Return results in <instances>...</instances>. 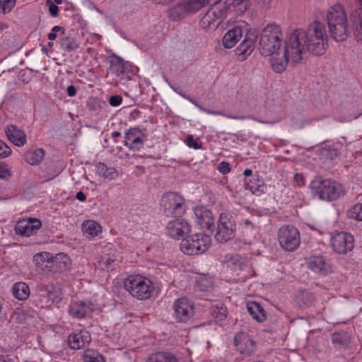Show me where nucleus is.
<instances>
[{
	"mask_svg": "<svg viewBox=\"0 0 362 362\" xmlns=\"http://www.w3.org/2000/svg\"><path fill=\"white\" fill-rule=\"evenodd\" d=\"M297 30L308 46V52L315 55H322L325 52L328 36L322 22L315 21L306 29Z\"/></svg>",
	"mask_w": 362,
	"mask_h": 362,
	"instance_id": "f257e3e1",
	"label": "nucleus"
},
{
	"mask_svg": "<svg viewBox=\"0 0 362 362\" xmlns=\"http://www.w3.org/2000/svg\"><path fill=\"white\" fill-rule=\"evenodd\" d=\"M326 21L332 38L337 42L345 40L351 33L346 15L343 6L334 4L326 13Z\"/></svg>",
	"mask_w": 362,
	"mask_h": 362,
	"instance_id": "f03ea898",
	"label": "nucleus"
},
{
	"mask_svg": "<svg viewBox=\"0 0 362 362\" xmlns=\"http://www.w3.org/2000/svg\"><path fill=\"white\" fill-rule=\"evenodd\" d=\"M310 189L313 196L323 201L337 200L344 194L343 186L331 179H323L317 176L310 183Z\"/></svg>",
	"mask_w": 362,
	"mask_h": 362,
	"instance_id": "7ed1b4c3",
	"label": "nucleus"
},
{
	"mask_svg": "<svg viewBox=\"0 0 362 362\" xmlns=\"http://www.w3.org/2000/svg\"><path fill=\"white\" fill-rule=\"evenodd\" d=\"M283 33L279 25L269 23L264 27L260 34L259 49L262 55L270 56L276 54L280 49Z\"/></svg>",
	"mask_w": 362,
	"mask_h": 362,
	"instance_id": "20e7f679",
	"label": "nucleus"
},
{
	"mask_svg": "<svg viewBox=\"0 0 362 362\" xmlns=\"http://www.w3.org/2000/svg\"><path fill=\"white\" fill-rule=\"evenodd\" d=\"M297 29L292 31L284 41V57L290 60V64L300 63L308 51V46Z\"/></svg>",
	"mask_w": 362,
	"mask_h": 362,
	"instance_id": "39448f33",
	"label": "nucleus"
},
{
	"mask_svg": "<svg viewBox=\"0 0 362 362\" xmlns=\"http://www.w3.org/2000/svg\"><path fill=\"white\" fill-rule=\"evenodd\" d=\"M124 286L133 297L139 300L149 298L154 289L151 280L140 275L129 276L124 281Z\"/></svg>",
	"mask_w": 362,
	"mask_h": 362,
	"instance_id": "423d86ee",
	"label": "nucleus"
},
{
	"mask_svg": "<svg viewBox=\"0 0 362 362\" xmlns=\"http://www.w3.org/2000/svg\"><path fill=\"white\" fill-rule=\"evenodd\" d=\"M160 206L167 216L181 217L186 210L184 198L173 192H167L163 196Z\"/></svg>",
	"mask_w": 362,
	"mask_h": 362,
	"instance_id": "0eeeda50",
	"label": "nucleus"
},
{
	"mask_svg": "<svg viewBox=\"0 0 362 362\" xmlns=\"http://www.w3.org/2000/svg\"><path fill=\"white\" fill-rule=\"evenodd\" d=\"M211 243V238L204 233H196L184 238L180 243V250L185 254L194 255L206 251Z\"/></svg>",
	"mask_w": 362,
	"mask_h": 362,
	"instance_id": "6e6552de",
	"label": "nucleus"
},
{
	"mask_svg": "<svg viewBox=\"0 0 362 362\" xmlns=\"http://www.w3.org/2000/svg\"><path fill=\"white\" fill-rule=\"evenodd\" d=\"M278 240L280 246L284 250L294 251L300 243L299 231L293 226H283L278 231Z\"/></svg>",
	"mask_w": 362,
	"mask_h": 362,
	"instance_id": "1a4fd4ad",
	"label": "nucleus"
},
{
	"mask_svg": "<svg viewBox=\"0 0 362 362\" xmlns=\"http://www.w3.org/2000/svg\"><path fill=\"white\" fill-rule=\"evenodd\" d=\"M235 222L232 216L227 214H221L215 238L220 243L227 242L235 237Z\"/></svg>",
	"mask_w": 362,
	"mask_h": 362,
	"instance_id": "9d476101",
	"label": "nucleus"
},
{
	"mask_svg": "<svg viewBox=\"0 0 362 362\" xmlns=\"http://www.w3.org/2000/svg\"><path fill=\"white\" fill-rule=\"evenodd\" d=\"M331 246L336 253L346 255L353 250L354 238L351 234L345 232L337 233L331 238Z\"/></svg>",
	"mask_w": 362,
	"mask_h": 362,
	"instance_id": "9b49d317",
	"label": "nucleus"
},
{
	"mask_svg": "<svg viewBox=\"0 0 362 362\" xmlns=\"http://www.w3.org/2000/svg\"><path fill=\"white\" fill-rule=\"evenodd\" d=\"M170 221L165 227L166 234L175 240L185 238L191 231V227L188 222L180 217Z\"/></svg>",
	"mask_w": 362,
	"mask_h": 362,
	"instance_id": "f8f14e48",
	"label": "nucleus"
},
{
	"mask_svg": "<svg viewBox=\"0 0 362 362\" xmlns=\"http://www.w3.org/2000/svg\"><path fill=\"white\" fill-rule=\"evenodd\" d=\"M173 309L175 318L179 322H187L194 313L192 305L185 298L177 299L174 303Z\"/></svg>",
	"mask_w": 362,
	"mask_h": 362,
	"instance_id": "ddd939ff",
	"label": "nucleus"
},
{
	"mask_svg": "<svg viewBox=\"0 0 362 362\" xmlns=\"http://www.w3.org/2000/svg\"><path fill=\"white\" fill-rule=\"evenodd\" d=\"M257 39V34L255 30H250L246 33L243 40L235 49V54L240 58V60H245L251 54L255 47Z\"/></svg>",
	"mask_w": 362,
	"mask_h": 362,
	"instance_id": "4468645a",
	"label": "nucleus"
},
{
	"mask_svg": "<svg viewBox=\"0 0 362 362\" xmlns=\"http://www.w3.org/2000/svg\"><path fill=\"white\" fill-rule=\"evenodd\" d=\"M222 12L221 10L210 8L201 18L200 25L204 29L214 30L221 23Z\"/></svg>",
	"mask_w": 362,
	"mask_h": 362,
	"instance_id": "2eb2a0df",
	"label": "nucleus"
},
{
	"mask_svg": "<svg viewBox=\"0 0 362 362\" xmlns=\"http://www.w3.org/2000/svg\"><path fill=\"white\" fill-rule=\"evenodd\" d=\"M237 350L245 355H250L255 349V341L247 334L240 332L234 338Z\"/></svg>",
	"mask_w": 362,
	"mask_h": 362,
	"instance_id": "dca6fc26",
	"label": "nucleus"
},
{
	"mask_svg": "<svg viewBox=\"0 0 362 362\" xmlns=\"http://www.w3.org/2000/svg\"><path fill=\"white\" fill-rule=\"evenodd\" d=\"M144 134L138 128L129 129L125 134L124 145L131 150L138 151L144 146Z\"/></svg>",
	"mask_w": 362,
	"mask_h": 362,
	"instance_id": "f3484780",
	"label": "nucleus"
},
{
	"mask_svg": "<svg viewBox=\"0 0 362 362\" xmlns=\"http://www.w3.org/2000/svg\"><path fill=\"white\" fill-rule=\"evenodd\" d=\"M91 341L90 335L86 330L72 333L68 337L67 342L72 349H81L88 345Z\"/></svg>",
	"mask_w": 362,
	"mask_h": 362,
	"instance_id": "a211bd4d",
	"label": "nucleus"
},
{
	"mask_svg": "<svg viewBox=\"0 0 362 362\" xmlns=\"http://www.w3.org/2000/svg\"><path fill=\"white\" fill-rule=\"evenodd\" d=\"M194 214L197 218V223L202 228L210 230L214 225V218L212 213L208 209L204 206H199L194 209Z\"/></svg>",
	"mask_w": 362,
	"mask_h": 362,
	"instance_id": "6ab92c4d",
	"label": "nucleus"
},
{
	"mask_svg": "<svg viewBox=\"0 0 362 362\" xmlns=\"http://www.w3.org/2000/svg\"><path fill=\"white\" fill-rule=\"evenodd\" d=\"M42 226V223L38 219H30L28 221L19 222L16 226V233L17 234L30 236L40 229Z\"/></svg>",
	"mask_w": 362,
	"mask_h": 362,
	"instance_id": "aec40b11",
	"label": "nucleus"
},
{
	"mask_svg": "<svg viewBox=\"0 0 362 362\" xmlns=\"http://www.w3.org/2000/svg\"><path fill=\"white\" fill-rule=\"evenodd\" d=\"M310 269L315 273L326 275L331 272L330 264L322 256H315L311 257L307 262Z\"/></svg>",
	"mask_w": 362,
	"mask_h": 362,
	"instance_id": "412c9836",
	"label": "nucleus"
},
{
	"mask_svg": "<svg viewBox=\"0 0 362 362\" xmlns=\"http://www.w3.org/2000/svg\"><path fill=\"white\" fill-rule=\"evenodd\" d=\"M242 37V28L240 26H234L223 35L222 39L223 45L227 49L232 48Z\"/></svg>",
	"mask_w": 362,
	"mask_h": 362,
	"instance_id": "4be33fe9",
	"label": "nucleus"
},
{
	"mask_svg": "<svg viewBox=\"0 0 362 362\" xmlns=\"http://www.w3.org/2000/svg\"><path fill=\"white\" fill-rule=\"evenodd\" d=\"M5 133L11 142L17 146H22L26 143V135L16 126L11 125L5 129Z\"/></svg>",
	"mask_w": 362,
	"mask_h": 362,
	"instance_id": "5701e85b",
	"label": "nucleus"
},
{
	"mask_svg": "<svg viewBox=\"0 0 362 362\" xmlns=\"http://www.w3.org/2000/svg\"><path fill=\"white\" fill-rule=\"evenodd\" d=\"M92 310L93 305L89 302H73L69 306V313L76 318H82Z\"/></svg>",
	"mask_w": 362,
	"mask_h": 362,
	"instance_id": "b1692460",
	"label": "nucleus"
},
{
	"mask_svg": "<svg viewBox=\"0 0 362 362\" xmlns=\"http://www.w3.org/2000/svg\"><path fill=\"white\" fill-rule=\"evenodd\" d=\"M351 21L358 41L362 42V8L354 11L351 15Z\"/></svg>",
	"mask_w": 362,
	"mask_h": 362,
	"instance_id": "393cba45",
	"label": "nucleus"
},
{
	"mask_svg": "<svg viewBox=\"0 0 362 362\" xmlns=\"http://www.w3.org/2000/svg\"><path fill=\"white\" fill-rule=\"evenodd\" d=\"M225 262L226 267L235 272L243 270L246 266L245 259L239 255L226 256Z\"/></svg>",
	"mask_w": 362,
	"mask_h": 362,
	"instance_id": "a878e982",
	"label": "nucleus"
},
{
	"mask_svg": "<svg viewBox=\"0 0 362 362\" xmlns=\"http://www.w3.org/2000/svg\"><path fill=\"white\" fill-rule=\"evenodd\" d=\"M247 309L250 315L259 322H262L266 320V313L261 305L255 301L247 303Z\"/></svg>",
	"mask_w": 362,
	"mask_h": 362,
	"instance_id": "bb28decb",
	"label": "nucleus"
},
{
	"mask_svg": "<svg viewBox=\"0 0 362 362\" xmlns=\"http://www.w3.org/2000/svg\"><path fill=\"white\" fill-rule=\"evenodd\" d=\"M146 362H178V360L170 352L158 351L150 355Z\"/></svg>",
	"mask_w": 362,
	"mask_h": 362,
	"instance_id": "cd10ccee",
	"label": "nucleus"
},
{
	"mask_svg": "<svg viewBox=\"0 0 362 362\" xmlns=\"http://www.w3.org/2000/svg\"><path fill=\"white\" fill-rule=\"evenodd\" d=\"M12 293L17 299L24 300H26L30 295V288L25 283L20 281L13 284Z\"/></svg>",
	"mask_w": 362,
	"mask_h": 362,
	"instance_id": "c85d7f7f",
	"label": "nucleus"
},
{
	"mask_svg": "<svg viewBox=\"0 0 362 362\" xmlns=\"http://www.w3.org/2000/svg\"><path fill=\"white\" fill-rule=\"evenodd\" d=\"M45 151L42 148H35L28 151L25 153V159L30 165H37L43 159Z\"/></svg>",
	"mask_w": 362,
	"mask_h": 362,
	"instance_id": "c756f323",
	"label": "nucleus"
},
{
	"mask_svg": "<svg viewBox=\"0 0 362 362\" xmlns=\"http://www.w3.org/2000/svg\"><path fill=\"white\" fill-rule=\"evenodd\" d=\"M271 64L273 70L276 73H282L286 68L288 64H290V60H287V57H279V54H274L272 55Z\"/></svg>",
	"mask_w": 362,
	"mask_h": 362,
	"instance_id": "7c9ffc66",
	"label": "nucleus"
},
{
	"mask_svg": "<svg viewBox=\"0 0 362 362\" xmlns=\"http://www.w3.org/2000/svg\"><path fill=\"white\" fill-rule=\"evenodd\" d=\"M82 230L85 235L95 237L101 232V227L97 222L88 220L83 223Z\"/></svg>",
	"mask_w": 362,
	"mask_h": 362,
	"instance_id": "2f4dec72",
	"label": "nucleus"
},
{
	"mask_svg": "<svg viewBox=\"0 0 362 362\" xmlns=\"http://www.w3.org/2000/svg\"><path fill=\"white\" fill-rule=\"evenodd\" d=\"M97 173L105 179L112 180L117 177L118 173L115 168L107 167L103 163H98L96 165Z\"/></svg>",
	"mask_w": 362,
	"mask_h": 362,
	"instance_id": "473e14b6",
	"label": "nucleus"
},
{
	"mask_svg": "<svg viewBox=\"0 0 362 362\" xmlns=\"http://www.w3.org/2000/svg\"><path fill=\"white\" fill-rule=\"evenodd\" d=\"M187 14L186 7L183 1L169 10V18L173 21H178L184 18Z\"/></svg>",
	"mask_w": 362,
	"mask_h": 362,
	"instance_id": "72a5a7b5",
	"label": "nucleus"
},
{
	"mask_svg": "<svg viewBox=\"0 0 362 362\" xmlns=\"http://www.w3.org/2000/svg\"><path fill=\"white\" fill-rule=\"evenodd\" d=\"M332 341L338 349L346 347L350 342L349 335L345 332L334 333L332 335Z\"/></svg>",
	"mask_w": 362,
	"mask_h": 362,
	"instance_id": "f704fd0d",
	"label": "nucleus"
},
{
	"mask_svg": "<svg viewBox=\"0 0 362 362\" xmlns=\"http://www.w3.org/2000/svg\"><path fill=\"white\" fill-rule=\"evenodd\" d=\"M189 100H190V102L192 104H194L200 110H202L203 112H206L208 114H210V115H221V116H223V117H226L229 118V119H245V118L247 117L234 116V115H233L230 113L225 112H222V111H215V110L205 109L202 105H200L197 101H195L194 100L189 99Z\"/></svg>",
	"mask_w": 362,
	"mask_h": 362,
	"instance_id": "c9c22d12",
	"label": "nucleus"
},
{
	"mask_svg": "<svg viewBox=\"0 0 362 362\" xmlns=\"http://www.w3.org/2000/svg\"><path fill=\"white\" fill-rule=\"evenodd\" d=\"M111 69L117 76H120L125 71L124 61L121 57L113 55L111 61Z\"/></svg>",
	"mask_w": 362,
	"mask_h": 362,
	"instance_id": "e433bc0d",
	"label": "nucleus"
},
{
	"mask_svg": "<svg viewBox=\"0 0 362 362\" xmlns=\"http://www.w3.org/2000/svg\"><path fill=\"white\" fill-rule=\"evenodd\" d=\"M183 3L188 14L197 12L206 5L203 0H184Z\"/></svg>",
	"mask_w": 362,
	"mask_h": 362,
	"instance_id": "4c0bfd02",
	"label": "nucleus"
},
{
	"mask_svg": "<svg viewBox=\"0 0 362 362\" xmlns=\"http://www.w3.org/2000/svg\"><path fill=\"white\" fill-rule=\"evenodd\" d=\"M61 47L66 52H70L76 49L78 45L76 40L69 36L66 35L64 33L60 38Z\"/></svg>",
	"mask_w": 362,
	"mask_h": 362,
	"instance_id": "58836bf2",
	"label": "nucleus"
},
{
	"mask_svg": "<svg viewBox=\"0 0 362 362\" xmlns=\"http://www.w3.org/2000/svg\"><path fill=\"white\" fill-rule=\"evenodd\" d=\"M211 313L217 322H222L227 316V309L221 303L213 307Z\"/></svg>",
	"mask_w": 362,
	"mask_h": 362,
	"instance_id": "ea45409f",
	"label": "nucleus"
},
{
	"mask_svg": "<svg viewBox=\"0 0 362 362\" xmlns=\"http://www.w3.org/2000/svg\"><path fill=\"white\" fill-rule=\"evenodd\" d=\"M52 262L57 264L58 269L61 270L66 269L71 264L69 257L64 253L57 254L53 259Z\"/></svg>",
	"mask_w": 362,
	"mask_h": 362,
	"instance_id": "a19ab883",
	"label": "nucleus"
},
{
	"mask_svg": "<svg viewBox=\"0 0 362 362\" xmlns=\"http://www.w3.org/2000/svg\"><path fill=\"white\" fill-rule=\"evenodd\" d=\"M227 4L230 7H233L238 12H245L248 6V0H227Z\"/></svg>",
	"mask_w": 362,
	"mask_h": 362,
	"instance_id": "79ce46f5",
	"label": "nucleus"
},
{
	"mask_svg": "<svg viewBox=\"0 0 362 362\" xmlns=\"http://www.w3.org/2000/svg\"><path fill=\"white\" fill-rule=\"evenodd\" d=\"M347 216L357 221H362V204H355L347 211Z\"/></svg>",
	"mask_w": 362,
	"mask_h": 362,
	"instance_id": "37998d69",
	"label": "nucleus"
},
{
	"mask_svg": "<svg viewBox=\"0 0 362 362\" xmlns=\"http://www.w3.org/2000/svg\"><path fill=\"white\" fill-rule=\"evenodd\" d=\"M16 0H0V12L9 13L16 5Z\"/></svg>",
	"mask_w": 362,
	"mask_h": 362,
	"instance_id": "c03bdc74",
	"label": "nucleus"
},
{
	"mask_svg": "<svg viewBox=\"0 0 362 362\" xmlns=\"http://www.w3.org/2000/svg\"><path fill=\"white\" fill-rule=\"evenodd\" d=\"M299 300H301L304 305H310L315 300L314 293L309 291H303L299 296Z\"/></svg>",
	"mask_w": 362,
	"mask_h": 362,
	"instance_id": "a18cd8bd",
	"label": "nucleus"
},
{
	"mask_svg": "<svg viewBox=\"0 0 362 362\" xmlns=\"http://www.w3.org/2000/svg\"><path fill=\"white\" fill-rule=\"evenodd\" d=\"M103 102L97 98H89L87 100V107L90 111L96 112L101 108ZM105 104V103H103Z\"/></svg>",
	"mask_w": 362,
	"mask_h": 362,
	"instance_id": "49530a36",
	"label": "nucleus"
},
{
	"mask_svg": "<svg viewBox=\"0 0 362 362\" xmlns=\"http://www.w3.org/2000/svg\"><path fill=\"white\" fill-rule=\"evenodd\" d=\"M245 187L246 189L250 190L254 194L259 195L263 192V187L254 183L252 180H245Z\"/></svg>",
	"mask_w": 362,
	"mask_h": 362,
	"instance_id": "de8ad7c7",
	"label": "nucleus"
},
{
	"mask_svg": "<svg viewBox=\"0 0 362 362\" xmlns=\"http://www.w3.org/2000/svg\"><path fill=\"white\" fill-rule=\"evenodd\" d=\"M11 153V150L5 142L0 140V158H4L8 157Z\"/></svg>",
	"mask_w": 362,
	"mask_h": 362,
	"instance_id": "09e8293b",
	"label": "nucleus"
},
{
	"mask_svg": "<svg viewBox=\"0 0 362 362\" xmlns=\"http://www.w3.org/2000/svg\"><path fill=\"white\" fill-rule=\"evenodd\" d=\"M46 5L49 7V11L52 17H57L59 14L58 6L52 1L46 0Z\"/></svg>",
	"mask_w": 362,
	"mask_h": 362,
	"instance_id": "8fccbe9b",
	"label": "nucleus"
},
{
	"mask_svg": "<svg viewBox=\"0 0 362 362\" xmlns=\"http://www.w3.org/2000/svg\"><path fill=\"white\" fill-rule=\"evenodd\" d=\"M85 362H104V358L101 355L98 354H86L84 358Z\"/></svg>",
	"mask_w": 362,
	"mask_h": 362,
	"instance_id": "3c124183",
	"label": "nucleus"
},
{
	"mask_svg": "<svg viewBox=\"0 0 362 362\" xmlns=\"http://www.w3.org/2000/svg\"><path fill=\"white\" fill-rule=\"evenodd\" d=\"M62 31V35L64 33V28L58 25L54 26L52 29V32L48 34V39L49 40H54L57 38V33Z\"/></svg>",
	"mask_w": 362,
	"mask_h": 362,
	"instance_id": "603ef678",
	"label": "nucleus"
},
{
	"mask_svg": "<svg viewBox=\"0 0 362 362\" xmlns=\"http://www.w3.org/2000/svg\"><path fill=\"white\" fill-rule=\"evenodd\" d=\"M187 144L188 145V146L192 147L194 149H199L201 148V144L198 141L194 140L192 135L187 136Z\"/></svg>",
	"mask_w": 362,
	"mask_h": 362,
	"instance_id": "864d4df0",
	"label": "nucleus"
},
{
	"mask_svg": "<svg viewBox=\"0 0 362 362\" xmlns=\"http://www.w3.org/2000/svg\"><path fill=\"white\" fill-rule=\"evenodd\" d=\"M114 262L109 256H103L101 258L100 264L102 265L103 269H109L111 264Z\"/></svg>",
	"mask_w": 362,
	"mask_h": 362,
	"instance_id": "5fc2aeb1",
	"label": "nucleus"
},
{
	"mask_svg": "<svg viewBox=\"0 0 362 362\" xmlns=\"http://www.w3.org/2000/svg\"><path fill=\"white\" fill-rule=\"evenodd\" d=\"M219 172L223 175L228 173L230 171V164L226 161L220 163L218 168Z\"/></svg>",
	"mask_w": 362,
	"mask_h": 362,
	"instance_id": "6e6d98bb",
	"label": "nucleus"
},
{
	"mask_svg": "<svg viewBox=\"0 0 362 362\" xmlns=\"http://www.w3.org/2000/svg\"><path fill=\"white\" fill-rule=\"evenodd\" d=\"M122 97L117 95H112L109 99L110 104L114 107L119 105L122 103Z\"/></svg>",
	"mask_w": 362,
	"mask_h": 362,
	"instance_id": "4d7b16f0",
	"label": "nucleus"
},
{
	"mask_svg": "<svg viewBox=\"0 0 362 362\" xmlns=\"http://www.w3.org/2000/svg\"><path fill=\"white\" fill-rule=\"evenodd\" d=\"M10 176V171L7 166L0 165V178L8 179Z\"/></svg>",
	"mask_w": 362,
	"mask_h": 362,
	"instance_id": "13d9d810",
	"label": "nucleus"
},
{
	"mask_svg": "<svg viewBox=\"0 0 362 362\" xmlns=\"http://www.w3.org/2000/svg\"><path fill=\"white\" fill-rule=\"evenodd\" d=\"M16 320L22 323L25 320L26 315L23 310H18L16 312Z\"/></svg>",
	"mask_w": 362,
	"mask_h": 362,
	"instance_id": "bf43d9fd",
	"label": "nucleus"
},
{
	"mask_svg": "<svg viewBox=\"0 0 362 362\" xmlns=\"http://www.w3.org/2000/svg\"><path fill=\"white\" fill-rule=\"evenodd\" d=\"M261 7L267 8L270 4V0H255Z\"/></svg>",
	"mask_w": 362,
	"mask_h": 362,
	"instance_id": "052dcab7",
	"label": "nucleus"
},
{
	"mask_svg": "<svg viewBox=\"0 0 362 362\" xmlns=\"http://www.w3.org/2000/svg\"><path fill=\"white\" fill-rule=\"evenodd\" d=\"M66 92L70 97H73L76 94V88L72 85L67 87Z\"/></svg>",
	"mask_w": 362,
	"mask_h": 362,
	"instance_id": "680f3d73",
	"label": "nucleus"
},
{
	"mask_svg": "<svg viewBox=\"0 0 362 362\" xmlns=\"http://www.w3.org/2000/svg\"><path fill=\"white\" fill-rule=\"evenodd\" d=\"M351 117L349 116V117H345V116H339V117H335V120L339 122H350L351 120Z\"/></svg>",
	"mask_w": 362,
	"mask_h": 362,
	"instance_id": "e2e57ef3",
	"label": "nucleus"
},
{
	"mask_svg": "<svg viewBox=\"0 0 362 362\" xmlns=\"http://www.w3.org/2000/svg\"><path fill=\"white\" fill-rule=\"evenodd\" d=\"M237 116L238 117H246V119H252L255 120V121H257L258 122H260V123H264V124H270L271 123L269 122H265V121L261 120V119H259L258 118H255V117H252V115H240V116L237 115ZM244 119H245V118Z\"/></svg>",
	"mask_w": 362,
	"mask_h": 362,
	"instance_id": "0e129e2a",
	"label": "nucleus"
},
{
	"mask_svg": "<svg viewBox=\"0 0 362 362\" xmlns=\"http://www.w3.org/2000/svg\"><path fill=\"white\" fill-rule=\"evenodd\" d=\"M76 198L81 202H84L86 199L85 194L82 192H78L76 194Z\"/></svg>",
	"mask_w": 362,
	"mask_h": 362,
	"instance_id": "69168bd1",
	"label": "nucleus"
},
{
	"mask_svg": "<svg viewBox=\"0 0 362 362\" xmlns=\"http://www.w3.org/2000/svg\"><path fill=\"white\" fill-rule=\"evenodd\" d=\"M252 174V170L250 169H246L244 170L243 172V175L245 176V177H250L251 176Z\"/></svg>",
	"mask_w": 362,
	"mask_h": 362,
	"instance_id": "338daca9",
	"label": "nucleus"
},
{
	"mask_svg": "<svg viewBox=\"0 0 362 362\" xmlns=\"http://www.w3.org/2000/svg\"><path fill=\"white\" fill-rule=\"evenodd\" d=\"M121 136V133L119 132L115 131L112 133V136L113 138L119 137Z\"/></svg>",
	"mask_w": 362,
	"mask_h": 362,
	"instance_id": "774afa93",
	"label": "nucleus"
}]
</instances>
